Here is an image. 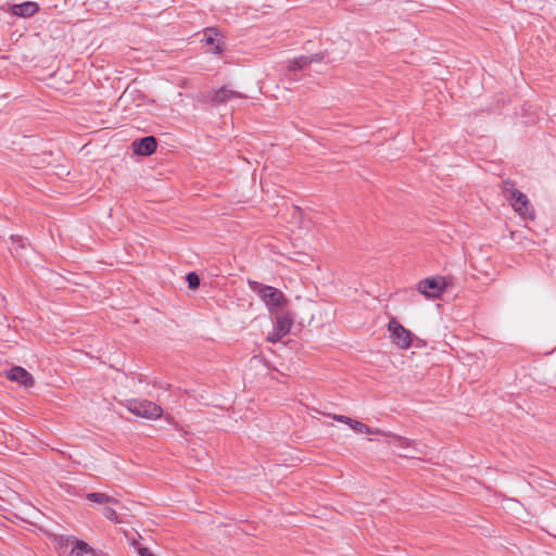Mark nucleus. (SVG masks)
<instances>
[{"label": "nucleus", "instance_id": "obj_11", "mask_svg": "<svg viewBox=\"0 0 556 556\" xmlns=\"http://www.w3.org/2000/svg\"><path fill=\"white\" fill-rule=\"evenodd\" d=\"M39 11V5L33 1H26L18 4H13L10 9V12L13 15L20 17H30L35 15Z\"/></svg>", "mask_w": 556, "mask_h": 556}, {"label": "nucleus", "instance_id": "obj_15", "mask_svg": "<svg viewBox=\"0 0 556 556\" xmlns=\"http://www.w3.org/2000/svg\"><path fill=\"white\" fill-rule=\"evenodd\" d=\"M308 64H311V60H308V56L301 55V56L290 60L288 62V70L289 71L302 70V68L306 67Z\"/></svg>", "mask_w": 556, "mask_h": 556}, {"label": "nucleus", "instance_id": "obj_13", "mask_svg": "<svg viewBox=\"0 0 556 556\" xmlns=\"http://www.w3.org/2000/svg\"><path fill=\"white\" fill-rule=\"evenodd\" d=\"M86 498L92 503H97L99 505H116L118 501L115 497L109 496L102 492H92L86 495Z\"/></svg>", "mask_w": 556, "mask_h": 556}, {"label": "nucleus", "instance_id": "obj_3", "mask_svg": "<svg viewBox=\"0 0 556 556\" xmlns=\"http://www.w3.org/2000/svg\"><path fill=\"white\" fill-rule=\"evenodd\" d=\"M270 315L273 317L274 328L273 331L267 334L266 340L270 343H276L290 332L294 324V316L288 307Z\"/></svg>", "mask_w": 556, "mask_h": 556}, {"label": "nucleus", "instance_id": "obj_20", "mask_svg": "<svg viewBox=\"0 0 556 556\" xmlns=\"http://www.w3.org/2000/svg\"><path fill=\"white\" fill-rule=\"evenodd\" d=\"M324 58H325L324 53L319 52V53H315V54L308 56V60H311V63L321 62L324 60Z\"/></svg>", "mask_w": 556, "mask_h": 556}, {"label": "nucleus", "instance_id": "obj_4", "mask_svg": "<svg viewBox=\"0 0 556 556\" xmlns=\"http://www.w3.org/2000/svg\"><path fill=\"white\" fill-rule=\"evenodd\" d=\"M56 549L59 556H97L93 548L74 536L61 538Z\"/></svg>", "mask_w": 556, "mask_h": 556}, {"label": "nucleus", "instance_id": "obj_14", "mask_svg": "<svg viewBox=\"0 0 556 556\" xmlns=\"http://www.w3.org/2000/svg\"><path fill=\"white\" fill-rule=\"evenodd\" d=\"M381 435H384L388 439H390L389 442L392 443L397 448H407L410 446V440H408L407 438L397 435L392 432H386V431H383V433Z\"/></svg>", "mask_w": 556, "mask_h": 556}, {"label": "nucleus", "instance_id": "obj_5", "mask_svg": "<svg viewBox=\"0 0 556 556\" xmlns=\"http://www.w3.org/2000/svg\"><path fill=\"white\" fill-rule=\"evenodd\" d=\"M387 329L390 333L392 343L401 350H407L412 346L414 334L400 324L396 318H391Z\"/></svg>", "mask_w": 556, "mask_h": 556}, {"label": "nucleus", "instance_id": "obj_21", "mask_svg": "<svg viewBox=\"0 0 556 556\" xmlns=\"http://www.w3.org/2000/svg\"><path fill=\"white\" fill-rule=\"evenodd\" d=\"M139 555L140 556H154L151 551L147 547L139 548Z\"/></svg>", "mask_w": 556, "mask_h": 556}, {"label": "nucleus", "instance_id": "obj_19", "mask_svg": "<svg viewBox=\"0 0 556 556\" xmlns=\"http://www.w3.org/2000/svg\"><path fill=\"white\" fill-rule=\"evenodd\" d=\"M11 240H12L13 244H16V247L13 248V253L17 254L18 248H21V249L25 248V240L22 237L11 236Z\"/></svg>", "mask_w": 556, "mask_h": 556}, {"label": "nucleus", "instance_id": "obj_17", "mask_svg": "<svg viewBox=\"0 0 556 556\" xmlns=\"http://www.w3.org/2000/svg\"><path fill=\"white\" fill-rule=\"evenodd\" d=\"M103 516L110 521H113L116 523L119 522L118 515H117L116 510L111 505L104 506Z\"/></svg>", "mask_w": 556, "mask_h": 556}, {"label": "nucleus", "instance_id": "obj_8", "mask_svg": "<svg viewBox=\"0 0 556 556\" xmlns=\"http://www.w3.org/2000/svg\"><path fill=\"white\" fill-rule=\"evenodd\" d=\"M7 378L13 382L18 383L24 388H30L34 386V377L23 367L15 366L7 371Z\"/></svg>", "mask_w": 556, "mask_h": 556}, {"label": "nucleus", "instance_id": "obj_12", "mask_svg": "<svg viewBox=\"0 0 556 556\" xmlns=\"http://www.w3.org/2000/svg\"><path fill=\"white\" fill-rule=\"evenodd\" d=\"M231 98H244L243 94H241L238 91L231 90L227 87H222L217 91L214 92V96L212 98V101L214 103H225L226 101L230 100Z\"/></svg>", "mask_w": 556, "mask_h": 556}, {"label": "nucleus", "instance_id": "obj_9", "mask_svg": "<svg viewBox=\"0 0 556 556\" xmlns=\"http://www.w3.org/2000/svg\"><path fill=\"white\" fill-rule=\"evenodd\" d=\"M332 419H334L339 422L346 424L348 426L351 427V429H353L354 431L359 432V433H365V434H382L383 433V431L378 428H370L367 425H365L358 420L352 419L344 415H332Z\"/></svg>", "mask_w": 556, "mask_h": 556}, {"label": "nucleus", "instance_id": "obj_10", "mask_svg": "<svg viewBox=\"0 0 556 556\" xmlns=\"http://www.w3.org/2000/svg\"><path fill=\"white\" fill-rule=\"evenodd\" d=\"M157 147L156 139L153 136L141 138L132 142L134 152L138 155H151L155 152Z\"/></svg>", "mask_w": 556, "mask_h": 556}, {"label": "nucleus", "instance_id": "obj_1", "mask_svg": "<svg viewBox=\"0 0 556 556\" xmlns=\"http://www.w3.org/2000/svg\"><path fill=\"white\" fill-rule=\"evenodd\" d=\"M249 287L265 303L269 314L279 312L288 307V299L277 288L266 286L253 280H249Z\"/></svg>", "mask_w": 556, "mask_h": 556}, {"label": "nucleus", "instance_id": "obj_6", "mask_svg": "<svg viewBox=\"0 0 556 556\" xmlns=\"http://www.w3.org/2000/svg\"><path fill=\"white\" fill-rule=\"evenodd\" d=\"M126 407L134 415L148 419L160 418L163 413L161 406L148 400H129Z\"/></svg>", "mask_w": 556, "mask_h": 556}, {"label": "nucleus", "instance_id": "obj_7", "mask_svg": "<svg viewBox=\"0 0 556 556\" xmlns=\"http://www.w3.org/2000/svg\"><path fill=\"white\" fill-rule=\"evenodd\" d=\"M446 289L443 277H429L417 283V291L428 299H438Z\"/></svg>", "mask_w": 556, "mask_h": 556}, {"label": "nucleus", "instance_id": "obj_16", "mask_svg": "<svg viewBox=\"0 0 556 556\" xmlns=\"http://www.w3.org/2000/svg\"><path fill=\"white\" fill-rule=\"evenodd\" d=\"M219 35V31L217 28L210 27L204 30V41L207 45H214L216 37Z\"/></svg>", "mask_w": 556, "mask_h": 556}, {"label": "nucleus", "instance_id": "obj_2", "mask_svg": "<svg viewBox=\"0 0 556 556\" xmlns=\"http://www.w3.org/2000/svg\"><path fill=\"white\" fill-rule=\"evenodd\" d=\"M502 191L505 199L509 202L514 211L522 219H534V210L528 197L519 191L515 184L510 180H505L502 184Z\"/></svg>", "mask_w": 556, "mask_h": 556}, {"label": "nucleus", "instance_id": "obj_18", "mask_svg": "<svg viewBox=\"0 0 556 556\" xmlns=\"http://www.w3.org/2000/svg\"><path fill=\"white\" fill-rule=\"evenodd\" d=\"M187 282L190 289H197L200 285V278L195 273H189L187 275Z\"/></svg>", "mask_w": 556, "mask_h": 556}, {"label": "nucleus", "instance_id": "obj_22", "mask_svg": "<svg viewBox=\"0 0 556 556\" xmlns=\"http://www.w3.org/2000/svg\"><path fill=\"white\" fill-rule=\"evenodd\" d=\"M214 53L219 54L223 52V48L219 45H216L213 50Z\"/></svg>", "mask_w": 556, "mask_h": 556}]
</instances>
